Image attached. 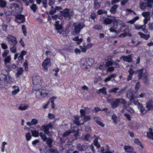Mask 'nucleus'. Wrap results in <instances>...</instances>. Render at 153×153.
<instances>
[{
  "instance_id": "obj_1",
  "label": "nucleus",
  "mask_w": 153,
  "mask_h": 153,
  "mask_svg": "<svg viewBox=\"0 0 153 153\" xmlns=\"http://www.w3.org/2000/svg\"><path fill=\"white\" fill-rule=\"evenodd\" d=\"M14 79L9 74L5 75L1 74L0 75V88H4L5 86V82L9 84L13 82Z\"/></svg>"
},
{
  "instance_id": "obj_2",
  "label": "nucleus",
  "mask_w": 153,
  "mask_h": 153,
  "mask_svg": "<svg viewBox=\"0 0 153 153\" xmlns=\"http://www.w3.org/2000/svg\"><path fill=\"white\" fill-rule=\"evenodd\" d=\"M109 102L111 104V107L113 108H115L117 107L120 103L124 105L126 103V101L123 98L111 99L109 100Z\"/></svg>"
},
{
  "instance_id": "obj_3",
  "label": "nucleus",
  "mask_w": 153,
  "mask_h": 153,
  "mask_svg": "<svg viewBox=\"0 0 153 153\" xmlns=\"http://www.w3.org/2000/svg\"><path fill=\"white\" fill-rule=\"evenodd\" d=\"M73 26L74 27V30L73 31V33L75 35H78L80 33L81 30L85 27L84 24H81L79 23L77 24L74 23L73 24Z\"/></svg>"
},
{
  "instance_id": "obj_4",
  "label": "nucleus",
  "mask_w": 153,
  "mask_h": 153,
  "mask_svg": "<svg viewBox=\"0 0 153 153\" xmlns=\"http://www.w3.org/2000/svg\"><path fill=\"white\" fill-rule=\"evenodd\" d=\"M82 61L84 62L82 63V65L83 66H85V68L86 69H88V66L91 67L94 62V59L92 58L83 59Z\"/></svg>"
},
{
  "instance_id": "obj_5",
  "label": "nucleus",
  "mask_w": 153,
  "mask_h": 153,
  "mask_svg": "<svg viewBox=\"0 0 153 153\" xmlns=\"http://www.w3.org/2000/svg\"><path fill=\"white\" fill-rule=\"evenodd\" d=\"M53 125L51 123H49L48 125H43L41 127H40L39 126H38V127L40 128V131H44L45 133L47 134L48 136L51 135V134L49 132L48 130L50 128H52Z\"/></svg>"
},
{
  "instance_id": "obj_6",
  "label": "nucleus",
  "mask_w": 153,
  "mask_h": 153,
  "mask_svg": "<svg viewBox=\"0 0 153 153\" xmlns=\"http://www.w3.org/2000/svg\"><path fill=\"white\" fill-rule=\"evenodd\" d=\"M56 29L60 34H62L64 36H66V33L63 30L62 27L59 24V22L56 21L54 25Z\"/></svg>"
},
{
  "instance_id": "obj_7",
  "label": "nucleus",
  "mask_w": 153,
  "mask_h": 153,
  "mask_svg": "<svg viewBox=\"0 0 153 153\" xmlns=\"http://www.w3.org/2000/svg\"><path fill=\"white\" fill-rule=\"evenodd\" d=\"M133 103L135 105H138L139 108L140 109L141 114L143 115L144 114L147 113V111L145 109L143 105L139 102L138 101H135V99L132 100Z\"/></svg>"
},
{
  "instance_id": "obj_8",
  "label": "nucleus",
  "mask_w": 153,
  "mask_h": 153,
  "mask_svg": "<svg viewBox=\"0 0 153 153\" xmlns=\"http://www.w3.org/2000/svg\"><path fill=\"white\" fill-rule=\"evenodd\" d=\"M51 64V62L50 59L47 58L43 62L42 64V68L45 71L48 70V67Z\"/></svg>"
},
{
  "instance_id": "obj_9",
  "label": "nucleus",
  "mask_w": 153,
  "mask_h": 153,
  "mask_svg": "<svg viewBox=\"0 0 153 153\" xmlns=\"http://www.w3.org/2000/svg\"><path fill=\"white\" fill-rule=\"evenodd\" d=\"M6 39L8 42L10 44L16 45L17 44V41L16 38V37L12 35H8L6 38Z\"/></svg>"
},
{
  "instance_id": "obj_10",
  "label": "nucleus",
  "mask_w": 153,
  "mask_h": 153,
  "mask_svg": "<svg viewBox=\"0 0 153 153\" xmlns=\"http://www.w3.org/2000/svg\"><path fill=\"white\" fill-rule=\"evenodd\" d=\"M33 82L34 84H39L41 83V77L37 74H35L33 77Z\"/></svg>"
},
{
  "instance_id": "obj_11",
  "label": "nucleus",
  "mask_w": 153,
  "mask_h": 153,
  "mask_svg": "<svg viewBox=\"0 0 153 153\" xmlns=\"http://www.w3.org/2000/svg\"><path fill=\"white\" fill-rule=\"evenodd\" d=\"M25 20V16L22 15H18L16 16L15 21L18 24L23 23Z\"/></svg>"
},
{
  "instance_id": "obj_12",
  "label": "nucleus",
  "mask_w": 153,
  "mask_h": 153,
  "mask_svg": "<svg viewBox=\"0 0 153 153\" xmlns=\"http://www.w3.org/2000/svg\"><path fill=\"white\" fill-rule=\"evenodd\" d=\"M76 131H79L78 127L76 126L71 125V129L68 130V136L71 133H74Z\"/></svg>"
},
{
  "instance_id": "obj_13",
  "label": "nucleus",
  "mask_w": 153,
  "mask_h": 153,
  "mask_svg": "<svg viewBox=\"0 0 153 153\" xmlns=\"http://www.w3.org/2000/svg\"><path fill=\"white\" fill-rule=\"evenodd\" d=\"M88 148L86 144L85 143L82 145L81 144H78L76 145V148L78 150L80 151H83L85 150Z\"/></svg>"
},
{
  "instance_id": "obj_14",
  "label": "nucleus",
  "mask_w": 153,
  "mask_h": 153,
  "mask_svg": "<svg viewBox=\"0 0 153 153\" xmlns=\"http://www.w3.org/2000/svg\"><path fill=\"white\" fill-rule=\"evenodd\" d=\"M97 17V15L96 13L94 12H93L89 17L88 21L89 22H92L93 20L94 22H96Z\"/></svg>"
},
{
  "instance_id": "obj_15",
  "label": "nucleus",
  "mask_w": 153,
  "mask_h": 153,
  "mask_svg": "<svg viewBox=\"0 0 153 153\" xmlns=\"http://www.w3.org/2000/svg\"><path fill=\"white\" fill-rule=\"evenodd\" d=\"M144 69L142 68L139 69H137L136 71V72L138 74V77L139 79H141L144 76L145 73L143 72Z\"/></svg>"
},
{
  "instance_id": "obj_16",
  "label": "nucleus",
  "mask_w": 153,
  "mask_h": 153,
  "mask_svg": "<svg viewBox=\"0 0 153 153\" xmlns=\"http://www.w3.org/2000/svg\"><path fill=\"white\" fill-rule=\"evenodd\" d=\"M124 149L127 152L129 153H136L134 152V148L131 146H124Z\"/></svg>"
},
{
  "instance_id": "obj_17",
  "label": "nucleus",
  "mask_w": 153,
  "mask_h": 153,
  "mask_svg": "<svg viewBox=\"0 0 153 153\" xmlns=\"http://www.w3.org/2000/svg\"><path fill=\"white\" fill-rule=\"evenodd\" d=\"M40 95L42 97H46L48 94L51 93V91L49 90L42 89L40 92Z\"/></svg>"
},
{
  "instance_id": "obj_18",
  "label": "nucleus",
  "mask_w": 153,
  "mask_h": 153,
  "mask_svg": "<svg viewBox=\"0 0 153 153\" xmlns=\"http://www.w3.org/2000/svg\"><path fill=\"white\" fill-rule=\"evenodd\" d=\"M12 88L13 90L11 92L12 95H15L19 92L20 91V89L18 86L16 85H14L13 86Z\"/></svg>"
},
{
  "instance_id": "obj_19",
  "label": "nucleus",
  "mask_w": 153,
  "mask_h": 153,
  "mask_svg": "<svg viewBox=\"0 0 153 153\" xmlns=\"http://www.w3.org/2000/svg\"><path fill=\"white\" fill-rule=\"evenodd\" d=\"M126 96L130 99L129 100L130 101H131L132 100L135 99V98L133 92L131 91H128L127 92Z\"/></svg>"
},
{
  "instance_id": "obj_20",
  "label": "nucleus",
  "mask_w": 153,
  "mask_h": 153,
  "mask_svg": "<svg viewBox=\"0 0 153 153\" xmlns=\"http://www.w3.org/2000/svg\"><path fill=\"white\" fill-rule=\"evenodd\" d=\"M120 59H122L123 60L128 62H130L132 61L131 55H128V56H122L121 57Z\"/></svg>"
},
{
  "instance_id": "obj_21",
  "label": "nucleus",
  "mask_w": 153,
  "mask_h": 153,
  "mask_svg": "<svg viewBox=\"0 0 153 153\" xmlns=\"http://www.w3.org/2000/svg\"><path fill=\"white\" fill-rule=\"evenodd\" d=\"M104 24L105 25H110L113 22V19H110L107 17H103Z\"/></svg>"
},
{
  "instance_id": "obj_22",
  "label": "nucleus",
  "mask_w": 153,
  "mask_h": 153,
  "mask_svg": "<svg viewBox=\"0 0 153 153\" xmlns=\"http://www.w3.org/2000/svg\"><path fill=\"white\" fill-rule=\"evenodd\" d=\"M128 72L129 73L127 78V80L129 81L131 79L132 76L134 73V71L132 68H130L128 70Z\"/></svg>"
},
{
  "instance_id": "obj_23",
  "label": "nucleus",
  "mask_w": 153,
  "mask_h": 153,
  "mask_svg": "<svg viewBox=\"0 0 153 153\" xmlns=\"http://www.w3.org/2000/svg\"><path fill=\"white\" fill-rule=\"evenodd\" d=\"M138 34L141 38H143L146 40H147L150 37L149 34H146L141 32H139Z\"/></svg>"
},
{
  "instance_id": "obj_24",
  "label": "nucleus",
  "mask_w": 153,
  "mask_h": 153,
  "mask_svg": "<svg viewBox=\"0 0 153 153\" xmlns=\"http://www.w3.org/2000/svg\"><path fill=\"white\" fill-rule=\"evenodd\" d=\"M146 106L148 110H153V105L152 101H149L147 102Z\"/></svg>"
},
{
  "instance_id": "obj_25",
  "label": "nucleus",
  "mask_w": 153,
  "mask_h": 153,
  "mask_svg": "<svg viewBox=\"0 0 153 153\" xmlns=\"http://www.w3.org/2000/svg\"><path fill=\"white\" fill-rule=\"evenodd\" d=\"M27 54V52L25 50L22 51L21 53H19V56L18 57V59L19 60H23L24 56L26 55Z\"/></svg>"
},
{
  "instance_id": "obj_26",
  "label": "nucleus",
  "mask_w": 153,
  "mask_h": 153,
  "mask_svg": "<svg viewBox=\"0 0 153 153\" xmlns=\"http://www.w3.org/2000/svg\"><path fill=\"white\" fill-rule=\"evenodd\" d=\"M38 122V120L36 119H33L30 122H27V125L28 126H32L37 124Z\"/></svg>"
},
{
  "instance_id": "obj_27",
  "label": "nucleus",
  "mask_w": 153,
  "mask_h": 153,
  "mask_svg": "<svg viewBox=\"0 0 153 153\" xmlns=\"http://www.w3.org/2000/svg\"><path fill=\"white\" fill-rule=\"evenodd\" d=\"M97 93L98 94H100L102 93V94L104 95H106V88L105 87H103L102 88L100 89L99 90L97 91Z\"/></svg>"
},
{
  "instance_id": "obj_28",
  "label": "nucleus",
  "mask_w": 153,
  "mask_h": 153,
  "mask_svg": "<svg viewBox=\"0 0 153 153\" xmlns=\"http://www.w3.org/2000/svg\"><path fill=\"white\" fill-rule=\"evenodd\" d=\"M99 138L96 137L93 141V143L94 146L98 148L99 149L100 147V145L98 142V140Z\"/></svg>"
},
{
  "instance_id": "obj_29",
  "label": "nucleus",
  "mask_w": 153,
  "mask_h": 153,
  "mask_svg": "<svg viewBox=\"0 0 153 153\" xmlns=\"http://www.w3.org/2000/svg\"><path fill=\"white\" fill-rule=\"evenodd\" d=\"M116 76V75L115 74H112L110 75L109 76L106 77L104 79V81L105 82H107L110 81L111 79L113 78H115Z\"/></svg>"
},
{
  "instance_id": "obj_30",
  "label": "nucleus",
  "mask_w": 153,
  "mask_h": 153,
  "mask_svg": "<svg viewBox=\"0 0 153 153\" xmlns=\"http://www.w3.org/2000/svg\"><path fill=\"white\" fill-rule=\"evenodd\" d=\"M118 7V6L117 4H114L113 6H112L110 10L111 13L114 14L116 13Z\"/></svg>"
},
{
  "instance_id": "obj_31",
  "label": "nucleus",
  "mask_w": 153,
  "mask_h": 153,
  "mask_svg": "<svg viewBox=\"0 0 153 153\" xmlns=\"http://www.w3.org/2000/svg\"><path fill=\"white\" fill-rule=\"evenodd\" d=\"M29 105L27 104H21L18 108V109L21 110H25L27 109Z\"/></svg>"
},
{
  "instance_id": "obj_32",
  "label": "nucleus",
  "mask_w": 153,
  "mask_h": 153,
  "mask_svg": "<svg viewBox=\"0 0 153 153\" xmlns=\"http://www.w3.org/2000/svg\"><path fill=\"white\" fill-rule=\"evenodd\" d=\"M74 15V13L73 11L70 12V10L68 8V18L69 20L72 19Z\"/></svg>"
},
{
  "instance_id": "obj_33",
  "label": "nucleus",
  "mask_w": 153,
  "mask_h": 153,
  "mask_svg": "<svg viewBox=\"0 0 153 153\" xmlns=\"http://www.w3.org/2000/svg\"><path fill=\"white\" fill-rule=\"evenodd\" d=\"M140 8L142 10H144L146 7H147V3L142 2L140 4Z\"/></svg>"
},
{
  "instance_id": "obj_34",
  "label": "nucleus",
  "mask_w": 153,
  "mask_h": 153,
  "mask_svg": "<svg viewBox=\"0 0 153 153\" xmlns=\"http://www.w3.org/2000/svg\"><path fill=\"white\" fill-rule=\"evenodd\" d=\"M101 4L98 2V0H94V6L95 9L99 8Z\"/></svg>"
},
{
  "instance_id": "obj_35",
  "label": "nucleus",
  "mask_w": 153,
  "mask_h": 153,
  "mask_svg": "<svg viewBox=\"0 0 153 153\" xmlns=\"http://www.w3.org/2000/svg\"><path fill=\"white\" fill-rule=\"evenodd\" d=\"M97 13L98 15H101L103 14H107V11L106 10L103 9L99 10L97 12Z\"/></svg>"
},
{
  "instance_id": "obj_36",
  "label": "nucleus",
  "mask_w": 153,
  "mask_h": 153,
  "mask_svg": "<svg viewBox=\"0 0 153 153\" xmlns=\"http://www.w3.org/2000/svg\"><path fill=\"white\" fill-rule=\"evenodd\" d=\"M23 71V68H20L18 70V71L16 74V76L17 77H18L20 75H21Z\"/></svg>"
},
{
  "instance_id": "obj_37",
  "label": "nucleus",
  "mask_w": 153,
  "mask_h": 153,
  "mask_svg": "<svg viewBox=\"0 0 153 153\" xmlns=\"http://www.w3.org/2000/svg\"><path fill=\"white\" fill-rule=\"evenodd\" d=\"M134 143L140 146L142 148H143V146L141 143V142L140 141L139 139L136 138L134 140Z\"/></svg>"
},
{
  "instance_id": "obj_38",
  "label": "nucleus",
  "mask_w": 153,
  "mask_h": 153,
  "mask_svg": "<svg viewBox=\"0 0 153 153\" xmlns=\"http://www.w3.org/2000/svg\"><path fill=\"white\" fill-rule=\"evenodd\" d=\"M139 19V17L138 16H136L131 20L129 21L128 22L131 24H133L137 20Z\"/></svg>"
},
{
  "instance_id": "obj_39",
  "label": "nucleus",
  "mask_w": 153,
  "mask_h": 153,
  "mask_svg": "<svg viewBox=\"0 0 153 153\" xmlns=\"http://www.w3.org/2000/svg\"><path fill=\"white\" fill-rule=\"evenodd\" d=\"M13 45V46L10 48V50L12 53H15L16 52L17 48L16 46V45Z\"/></svg>"
},
{
  "instance_id": "obj_40",
  "label": "nucleus",
  "mask_w": 153,
  "mask_h": 153,
  "mask_svg": "<svg viewBox=\"0 0 153 153\" xmlns=\"http://www.w3.org/2000/svg\"><path fill=\"white\" fill-rule=\"evenodd\" d=\"M7 4L6 2L4 0H0V7L1 8H4L6 7Z\"/></svg>"
},
{
  "instance_id": "obj_41",
  "label": "nucleus",
  "mask_w": 153,
  "mask_h": 153,
  "mask_svg": "<svg viewBox=\"0 0 153 153\" xmlns=\"http://www.w3.org/2000/svg\"><path fill=\"white\" fill-rule=\"evenodd\" d=\"M32 135L33 136L35 137H37L39 135V133L37 131H31Z\"/></svg>"
},
{
  "instance_id": "obj_42",
  "label": "nucleus",
  "mask_w": 153,
  "mask_h": 153,
  "mask_svg": "<svg viewBox=\"0 0 153 153\" xmlns=\"http://www.w3.org/2000/svg\"><path fill=\"white\" fill-rule=\"evenodd\" d=\"M11 60V57L10 56H7L4 60V64H8L10 62Z\"/></svg>"
},
{
  "instance_id": "obj_43",
  "label": "nucleus",
  "mask_w": 153,
  "mask_h": 153,
  "mask_svg": "<svg viewBox=\"0 0 153 153\" xmlns=\"http://www.w3.org/2000/svg\"><path fill=\"white\" fill-rule=\"evenodd\" d=\"M25 138L27 141L30 140L31 138V136L30 133L29 132L27 133L25 135Z\"/></svg>"
},
{
  "instance_id": "obj_44",
  "label": "nucleus",
  "mask_w": 153,
  "mask_h": 153,
  "mask_svg": "<svg viewBox=\"0 0 153 153\" xmlns=\"http://www.w3.org/2000/svg\"><path fill=\"white\" fill-rule=\"evenodd\" d=\"M61 15L64 16L65 18L67 17V9H65L63 11H60Z\"/></svg>"
},
{
  "instance_id": "obj_45",
  "label": "nucleus",
  "mask_w": 153,
  "mask_h": 153,
  "mask_svg": "<svg viewBox=\"0 0 153 153\" xmlns=\"http://www.w3.org/2000/svg\"><path fill=\"white\" fill-rule=\"evenodd\" d=\"M113 63L114 62L112 61H108L106 62L105 65L106 67H109L113 65Z\"/></svg>"
},
{
  "instance_id": "obj_46",
  "label": "nucleus",
  "mask_w": 153,
  "mask_h": 153,
  "mask_svg": "<svg viewBox=\"0 0 153 153\" xmlns=\"http://www.w3.org/2000/svg\"><path fill=\"white\" fill-rule=\"evenodd\" d=\"M119 89L118 87H115L111 89L109 91V93H117V91Z\"/></svg>"
},
{
  "instance_id": "obj_47",
  "label": "nucleus",
  "mask_w": 153,
  "mask_h": 153,
  "mask_svg": "<svg viewBox=\"0 0 153 153\" xmlns=\"http://www.w3.org/2000/svg\"><path fill=\"white\" fill-rule=\"evenodd\" d=\"M150 13L149 12H144L142 13V15L145 18L150 17Z\"/></svg>"
},
{
  "instance_id": "obj_48",
  "label": "nucleus",
  "mask_w": 153,
  "mask_h": 153,
  "mask_svg": "<svg viewBox=\"0 0 153 153\" xmlns=\"http://www.w3.org/2000/svg\"><path fill=\"white\" fill-rule=\"evenodd\" d=\"M117 117L116 115L115 114H113L112 115L111 117V119L113 121V122L115 124H116L117 123Z\"/></svg>"
},
{
  "instance_id": "obj_49",
  "label": "nucleus",
  "mask_w": 153,
  "mask_h": 153,
  "mask_svg": "<svg viewBox=\"0 0 153 153\" xmlns=\"http://www.w3.org/2000/svg\"><path fill=\"white\" fill-rule=\"evenodd\" d=\"M22 32L25 36H27V31L26 30V26L25 25H23L22 27Z\"/></svg>"
},
{
  "instance_id": "obj_50",
  "label": "nucleus",
  "mask_w": 153,
  "mask_h": 153,
  "mask_svg": "<svg viewBox=\"0 0 153 153\" xmlns=\"http://www.w3.org/2000/svg\"><path fill=\"white\" fill-rule=\"evenodd\" d=\"M147 136L149 138L153 140V132L152 131L147 132Z\"/></svg>"
},
{
  "instance_id": "obj_51",
  "label": "nucleus",
  "mask_w": 153,
  "mask_h": 153,
  "mask_svg": "<svg viewBox=\"0 0 153 153\" xmlns=\"http://www.w3.org/2000/svg\"><path fill=\"white\" fill-rule=\"evenodd\" d=\"M39 135L41 137L42 140H43L44 141H46L47 140V138L46 136L42 132H41L40 134Z\"/></svg>"
},
{
  "instance_id": "obj_52",
  "label": "nucleus",
  "mask_w": 153,
  "mask_h": 153,
  "mask_svg": "<svg viewBox=\"0 0 153 153\" xmlns=\"http://www.w3.org/2000/svg\"><path fill=\"white\" fill-rule=\"evenodd\" d=\"M91 137L90 134H87L85 135L83 140L86 141H89V139Z\"/></svg>"
},
{
  "instance_id": "obj_53",
  "label": "nucleus",
  "mask_w": 153,
  "mask_h": 153,
  "mask_svg": "<svg viewBox=\"0 0 153 153\" xmlns=\"http://www.w3.org/2000/svg\"><path fill=\"white\" fill-rule=\"evenodd\" d=\"M56 10L55 8H54L53 6H51V9L49 12V13L50 15H52L56 13Z\"/></svg>"
},
{
  "instance_id": "obj_54",
  "label": "nucleus",
  "mask_w": 153,
  "mask_h": 153,
  "mask_svg": "<svg viewBox=\"0 0 153 153\" xmlns=\"http://www.w3.org/2000/svg\"><path fill=\"white\" fill-rule=\"evenodd\" d=\"M147 4V7L151 8L152 7V3H153V0H146Z\"/></svg>"
},
{
  "instance_id": "obj_55",
  "label": "nucleus",
  "mask_w": 153,
  "mask_h": 153,
  "mask_svg": "<svg viewBox=\"0 0 153 153\" xmlns=\"http://www.w3.org/2000/svg\"><path fill=\"white\" fill-rule=\"evenodd\" d=\"M80 116L81 117L85 116L86 113L85 110L83 109H81L80 110Z\"/></svg>"
},
{
  "instance_id": "obj_56",
  "label": "nucleus",
  "mask_w": 153,
  "mask_h": 153,
  "mask_svg": "<svg viewBox=\"0 0 153 153\" xmlns=\"http://www.w3.org/2000/svg\"><path fill=\"white\" fill-rule=\"evenodd\" d=\"M91 119V118L90 116L85 115V116H84L83 120L84 122H86L87 121L90 120Z\"/></svg>"
},
{
  "instance_id": "obj_57",
  "label": "nucleus",
  "mask_w": 153,
  "mask_h": 153,
  "mask_svg": "<svg viewBox=\"0 0 153 153\" xmlns=\"http://www.w3.org/2000/svg\"><path fill=\"white\" fill-rule=\"evenodd\" d=\"M79 132L76 131L75 132L74 134L75 139L77 140L79 138L80 136L79 135Z\"/></svg>"
},
{
  "instance_id": "obj_58",
  "label": "nucleus",
  "mask_w": 153,
  "mask_h": 153,
  "mask_svg": "<svg viewBox=\"0 0 153 153\" xmlns=\"http://www.w3.org/2000/svg\"><path fill=\"white\" fill-rule=\"evenodd\" d=\"M79 48L81 50V51L83 53H85L87 51V48L85 46L82 47L81 46H80Z\"/></svg>"
},
{
  "instance_id": "obj_59",
  "label": "nucleus",
  "mask_w": 153,
  "mask_h": 153,
  "mask_svg": "<svg viewBox=\"0 0 153 153\" xmlns=\"http://www.w3.org/2000/svg\"><path fill=\"white\" fill-rule=\"evenodd\" d=\"M30 8L33 11L35 12L37 10V7L36 4H33L30 6Z\"/></svg>"
},
{
  "instance_id": "obj_60",
  "label": "nucleus",
  "mask_w": 153,
  "mask_h": 153,
  "mask_svg": "<svg viewBox=\"0 0 153 153\" xmlns=\"http://www.w3.org/2000/svg\"><path fill=\"white\" fill-rule=\"evenodd\" d=\"M112 23H113L114 27L116 28H117L116 27L119 24L117 20H113Z\"/></svg>"
},
{
  "instance_id": "obj_61",
  "label": "nucleus",
  "mask_w": 153,
  "mask_h": 153,
  "mask_svg": "<svg viewBox=\"0 0 153 153\" xmlns=\"http://www.w3.org/2000/svg\"><path fill=\"white\" fill-rule=\"evenodd\" d=\"M52 18L54 20H56L58 18L61 19L62 18V17L61 16H58L57 15H55L54 16H52Z\"/></svg>"
},
{
  "instance_id": "obj_62",
  "label": "nucleus",
  "mask_w": 153,
  "mask_h": 153,
  "mask_svg": "<svg viewBox=\"0 0 153 153\" xmlns=\"http://www.w3.org/2000/svg\"><path fill=\"white\" fill-rule=\"evenodd\" d=\"M47 143L50 147H51L52 142V140L51 138L47 139Z\"/></svg>"
},
{
  "instance_id": "obj_63",
  "label": "nucleus",
  "mask_w": 153,
  "mask_h": 153,
  "mask_svg": "<svg viewBox=\"0 0 153 153\" xmlns=\"http://www.w3.org/2000/svg\"><path fill=\"white\" fill-rule=\"evenodd\" d=\"M7 144V143L5 142H4L2 143L1 147V150L2 152H3L4 151L5 146Z\"/></svg>"
},
{
  "instance_id": "obj_64",
  "label": "nucleus",
  "mask_w": 153,
  "mask_h": 153,
  "mask_svg": "<svg viewBox=\"0 0 153 153\" xmlns=\"http://www.w3.org/2000/svg\"><path fill=\"white\" fill-rule=\"evenodd\" d=\"M23 65L25 68V70L26 71L28 70V62L27 60L25 61L23 63Z\"/></svg>"
}]
</instances>
